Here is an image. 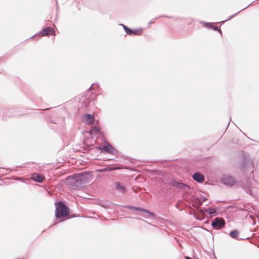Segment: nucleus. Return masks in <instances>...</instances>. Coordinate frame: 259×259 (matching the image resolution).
Wrapping results in <instances>:
<instances>
[{
    "instance_id": "3",
    "label": "nucleus",
    "mask_w": 259,
    "mask_h": 259,
    "mask_svg": "<svg viewBox=\"0 0 259 259\" xmlns=\"http://www.w3.org/2000/svg\"><path fill=\"white\" fill-rule=\"evenodd\" d=\"M55 217L57 219H60L59 222L63 221L65 219H70L69 209L67 205L63 201L60 200L55 203Z\"/></svg>"
},
{
    "instance_id": "24",
    "label": "nucleus",
    "mask_w": 259,
    "mask_h": 259,
    "mask_svg": "<svg viewBox=\"0 0 259 259\" xmlns=\"http://www.w3.org/2000/svg\"><path fill=\"white\" fill-rule=\"evenodd\" d=\"M158 18V17H156V18H155L153 19V20H152L148 22V27H150V25H151V24H153V23H154V22H155V21L156 20H157Z\"/></svg>"
},
{
    "instance_id": "26",
    "label": "nucleus",
    "mask_w": 259,
    "mask_h": 259,
    "mask_svg": "<svg viewBox=\"0 0 259 259\" xmlns=\"http://www.w3.org/2000/svg\"><path fill=\"white\" fill-rule=\"evenodd\" d=\"M120 25H121L122 26L124 31L126 30V28H128V27L126 26V25H125L124 24H121Z\"/></svg>"
},
{
    "instance_id": "5",
    "label": "nucleus",
    "mask_w": 259,
    "mask_h": 259,
    "mask_svg": "<svg viewBox=\"0 0 259 259\" xmlns=\"http://www.w3.org/2000/svg\"><path fill=\"white\" fill-rule=\"evenodd\" d=\"M167 185L173 187L179 190H186V189H190V187L187 184L177 181L175 179L170 180L168 182L166 183Z\"/></svg>"
},
{
    "instance_id": "16",
    "label": "nucleus",
    "mask_w": 259,
    "mask_h": 259,
    "mask_svg": "<svg viewBox=\"0 0 259 259\" xmlns=\"http://www.w3.org/2000/svg\"><path fill=\"white\" fill-rule=\"evenodd\" d=\"M203 209L206 212L208 213L210 215L214 216L217 214V209L216 208H213L212 207H209L206 208L203 207Z\"/></svg>"
},
{
    "instance_id": "11",
    "label": "nucleus",
    "mask_w": 259,
    "mask_h": 259,
    "mask_svg": "<svg viewBox=\"0 0 259 259\" xmlns=\"http://www.w3.org/2000/svg\"><path fill=\"white\" fill-rule=\"evenodd\" d=\"M31 179L35 182L41 183L44 180V177L41 174L33 173Z\"/></svg>"
},
{
    "instance_id": "4",
    "label": "nucleus",
    "mask_w": 259,
    "mask_h": 259,
    "mask_svg": "<svg viewBox=\"0 0 259 259\" xmlns=\"http://www.w3.org/2000/svg\"><path fill=\"white\" fill-rule=\"evenodd\" d=\"M240 169L245 174L250 173V175H252L253 176V171L256 169V166L253 163V159L247 156L244 155Z\"/></svg>"
},
{
    "instance_id": "12",
    "label": "nucleus",
    "mask_w": 259,
    "mask_h": 259,
    "mask_svg": "<svg viewBox=\"0 0 259 259\" xmlns=\"http://www.w3.org/2000/svg\"><path fill=\"white\" fill-rule=\"evenodd\" d=\"M192 178L196 182L198 183H202L204 181V177L203 175L199 172L194 173Z\"/></svg>"
},
{
    "instance_id": "8",
    "label": "nucleus",
    "mask_w": 259,
    "mask_h": 259,
    "mask_svg": "<svg viewBox=\"0 0 259 259\" xmlns=\"http://www.w3.org/2000/svg\"><path fill=\"white\" fill-rule=\"evenodd\" d=\"M225 224L224 219L221 217L215 218L211 222V227L215 230H220L223 228Z\"/></svg>"
},
{
    "instance_id": "38",
    "label": "nucleus",
    "mask_w": 259,
    "mask_h": 259,
    "mask_svg": "<svg viewBox=\"0 0 259 259\" xmlns=\"http://www.w3.org/2000/svg\"><path fill=\"white\" fill-rule=\"evenodd\" d=\"M243 135H244V136H245V137H247V135H246V134H245V133H243Z\"/></svg>"
},
{
    "instance_id": "36",
    "label": "nucleus",
    "mask_w": 259,
    "mask_h": 259,
    "mask_svg": "<svg viewBox=\"0 0 259 259\" xmlns=\"http://www.w3.org/2000/svg\"><path fill=\"white\" fill-rule=\"evenodd\" d=\"M93 84L90 87V89L93 88Z\"/></svg>"
},
{
    "instance_id": "1",
    "label": "nucleus",
    "mask_w": 259,
    "mask_h": 259,
    "mask_svg": "<svg viewBox=\"0 0 259 259\" xmlns=\"http://www.w3.org/2000/svg\"><path fill=\"white\" fill-rule=\"evenodd\" d=\"M91 173V172L83 171L69 176L65 180V184L72 189H77L82 185L87 184L90 181Z\"/></svg>"
},
{
    "instance_id": "37",
    "label": "nucleus",
    "mask_w": 259,
    "mask_h": 259,
    "mask_svg": "<svg viewBox=\"0 0 259 259\" xmlns=\"http://www.w3.org/2000/svg\"><path fill=\"white\" fill-rule=\"evenodd\" d=\"M243 135H244V136H245V137H247V135H246V134H245V133H243Z\"/></svg>"
},
{
    "instance_id": "31",
    "label": "nucleus",
    "mask_w": 259,
    "mask_h": 259,
    "mask_svg": "<svg viewBox=\"0 0 259 259\" xmlns=\"http://www.w3.org/2000/svg\"><path fill=\"white\" fill-rule=\"evenodd\" d=\"M185 257L186 259H191L190 257L187 256H185Z\"/></svg>"
},
{
    "instance_id": "19",
    "label": "nucleus",
    "mask_w": 259,
    "mask_h": 259,
    "mask_svg": "<svg viewBox=\"0 0 259 259\" xmlns=\"http://www.w3.org/2000/svg\"><path fill=\"white\" fill-rule=\"evenodd\" d=\"M99 127H97V126H94L91 128L89 133L90 135H92L93 133L99 131Z\"/></svg>"
},
{
    "instance_id": "13",
    "label": "nucleus",
    "mask_w": 259,
    "mask_h": 259,
    "mask_svg": "<svg viewBox=\"0 0 259 259\" xmlns=\"http://www.w3.org/2000/svg\"><path fill=\"white\" fill-rule=\"evenodd\" d=\"M120 169L119 166H108L105 168H100L97 169V171L99 172H103L106 171H110L115 170H117Z\"/></svg>"
},
{
    "instance_id": "17",
    "label": "nucleus",
    "mask_w": 259,
    "mask_h": 259,
    "mask_svg": "<svg viewBox=\"0 0 259 259\" xmlns=\"http://www.w3.org/2000/svg\"><path fill=\"white\" fill-rule=\"evenodd\" d=\"M115 188L117 190H120L122 193H125L126 191L125 187L122 186L119 182H117L115 184Z\"/></svg>"
},
{
    "instance_id": "33",
    "label": "nucleus",
    "mask_w": 259,
    "mask_h": 259,
    "mask_svg": "<svg viewBox=\"0 0 259 259\" xmlns=\"http://www.w3.org/2000/svg\"><path fill=\"white\" fill-rule=\"evenodd\" d=\"M185 18H181V19H180V20H185Z\"/></svg>"
},
{
    "instance_id": "34",
    "label": "nucleus",
    "mask_w": 259,
    "mask_h": 259,
    "mask_svg": "<svg viewBox=\"0 0 259 259\" xmlns=\"http://www.w3.org/2000/svg\"><path fill=\"white\" fill-rule=\"evenodd\" d=\"M229 124H230V122L228 123V124L227 126L226 127V129H227V128H228V126H229Z\"/></svg>"
},
{
    "instance_id": "27",
    "label": "nucleus",
    "mask_w": 259,
    "mask_h": 259,
    "mask_svg": "<svg viewBox=\"0 0 259 259\" xmlns=\"http://www.w3.org/2000/svg\"><path fill=\"white\" fill-rule=\"evenodd\" d=\"M120 25H121L122 26L124 31L126 30V28H128V27L126 26V25H125L124 24H121Z\"/></svg>"
},
{
    "instance_id": "32",
    "label": "nucleus",
    "mask_w": 259,
    "mask_h": 259,
    "mask_svg": "<svg viewBox=\"0 0 259 259\" xmlns=\"http://www.w3.org/2000/svg\"><path fill=\"white\" fill-rule=\"evenodd\" d=\"M196 219L198 220H202V219L200 218H196Z\"/></svg>"
},
{
    "instance_id": "23",
    "label": "nucleus",
    "mask_w": 259,
    "mask_h": 259,
    "mask_svg": "<svg viewBox=\"0 0 259 259\" xmlns=\"http://www.w3.org/2000/svg\"><path fill=\"white\" fill-rule=\"evenodd\" d=\"M132 30L133 29L128 27L127 28H126L125 32L127 35H132Z\"/></svg>"
},
{
    "instance_id": "20",
    "label": "nucleus",
    "mask_w": 259,
    "mask_h": 259,
    "mask_svg": "<svg viewBox=\"0 0 259 259\" xmlns=\"http://www.w3.org/2000/svg\"><path fill=\"white\" fill-rule=\"evenodd\" d=\"M201 23L203 24V26L208 28H212L213 26V23L211 22H201Z\"/></svg>"
},
{
    "instance_id": "28",
    "label": "nucleus",
    "mask_w": 259,
    "mask_h": 259,
    "mask_svg": "<svg viewBox=\"0 0 259 259\" xmlns=\"http://www.w3.org/2000/svg\"><path fill=\"white\" fill-rule=\"evenodd\" d=\"M159 17H166V18H171L170 17H168V16H164V15H161Z\"/></svg>"
},
{
    "instance_id": "7",
    "label": "nucleus",
    "mask_w": 259,
    "mask_h": 259,
    "mask_svg": "<svg viewBox=\"0 0 259 259\" xmlns=\"http://www.w3.org/2000/svg\"><path fill=\"white\" fill-rule=\"evenodd\" d=\"M106 145H104L101 146H98V149L103 153H107L110 154H116L117 153V150L108 142H106Z\"/></svg>"
},
{
    "instance_id": "35",
    "label": "nucleus",
    "mask_w": 259,
    "mask_h": 259,
    "mask_svg": "<svg viewBox=\"0 0 259 259\" xmlns=\"http://www.w3.org/2000/svg\"><path fill=\"white\" fill-rule=\"evenodd\" d=\"M53 123H55V124H57V122H55V121H52Z\"/></svg>"
},
{
    "instance_id": "29",
    "label": "nucleus",
    "mask_w": 259,
    "mask_h": 259,
    "mask_svg": "<svg viewBox=\"0 0 259 259\" xmlns=\"http://www.w3.org/2000/svg\"><path fill=\"white\" fill-rule=\"evenodd\" d=\"M250 5H251V3H250L249 5H248V6H247L246 7L244 8L243 9H242V10H240V11H243V10L245 9L246 8L248 7Z\"/></svg>"
},
{
    "instance_id": "39",
    "label": "nucleus",
    "mask_w": 259,
    "mask_h": 259,
    "mask_svg": "<svg viewBox=\"0 0 259 259\" xmlns=\"http://www.w3.org/2000/svg\"><path fill=\"white\" fill-rule=\"evenodd\" d=\"M243 135H244V136H245V137H247V135H246V134H245V133H243Z\"/></svg>"
},
{
    "instance_id": "14",
    "label": "nucleus",
    "mask_w": 259,
    "mask_h": 259,
    "mask_svg": "<svg viewBox=\"0 0 259 259\" xmlns=\"http://www.w3.org/2000/svg\"><path fill=\"white\" fill-rule=\"evenodd\" d=\"M85 120L88 124H93L95 121L94 117L91 114H85Z\"/></svg>"
},
{
    "instance_id": "9",
    "label": "nucleus",
    "mask_w": 259,
    "mask_h": 259,
    "mask_svg": "<svg viewBox=\"0 0 259 259\" xmlns=\"http://www.w3.org/2000/svg\"><path fill=\"white\" fill-rule=\"evenodd\" d=\"M50 34L55 35V30L50 27H46L41 29L37 34L34 35L30 37V38L35 36L36 35H39L40 36H48Z\"/></svg>"
},
{
    "instance_id": "22",
    "label": "nucleus",
    "mask_w": 259,
    "mask_h": 259,
    "mask_svg": "<svg viewBox=\"0 0 259 259\" xmlns=\"http://www.w3.org/2000/svg\"><path fill=\"white\" fill-rule=\"evenodd\" d=\"M211 29H212L214 30L218 31L221 34L222 33L221 29L218 26H215L213 25Z\"/></svg>"
},
{
    "instance_id": "18",
    "label": "nucleus",
    "mask_w": 259,
    "mask_h": 259,
    "mask_svg": "<svg viewBox=\"0 0 259 259\" xmlns=\"http://www.w3.org/2000/svg\"><path fill=\"white\" fill-rule=\"evenodd\" d=\"M143 32L142 28L133 29L132 34L134 35H141Z\"/></svg>"
},
{
    "instance_id": "41",
    "label": "nucleus",
    "mask_w": 259,
    "mask_h": 259,
    "mask_svg": "<svg viewBox=\"0 0 259 259\" xmlns=\"http://www.w3.org/2000/svg\"><path fill=\"white\" fill-rule=\"evenodd\" d=\"M139 220H143L141 218H138Z\"/></svg>"
},
{
    "instance_id": "6",
    "label": "nucleus",
    "mask_w": 259,
    "mask_h": 259,
    "mask_svg": "<svg viewBox=\"0 0 259 259\" xmlns=\"http://www.w3.org/2000/svg\"><path fill=\"white\" fill-rule=\"evenodd\" d=\"M124 207L131 210H134L138 213L141 214L143 217H145L146 215H148L152 217H153L154 215L153 212H150L147 209H144L142 207H136L132 205H125Z\"/></svg>"
},
{
    "instance_id": "2",
    "label": "nucleus",
    "mask_w": 259,
    "mask_h": 259,
    "mask_svg": "<svg viewBox=\"0 0 259 259\" xmlns=\"http://www.w3.org/2000/svg\"><path fill=\"white\" fill-rule=\"evenodd\" d=\"M238 185L252 197H255L259 192V183L253 179L244 178L238 181Z\"/></svg>"
},
{
    "instance_id": "10",
    "label": "nucleus",
    "mask_w": 259,
    "mask_h": 259,
    "mask_svg": "<svg viewBox=\"0 0 259 259\" xmlns=\"http://www.w3.org/2000/svg\"><path fill=\"white\" fill-rule=\"evenodd\" d=\"M224 185L229 186H232L236 184L237 181L234 177L230 175H226L222 179Z\"/></svg>"
},
{
    "instance_id": "21",
    "label": "nucleus",
    "mask_w": 259,
    "mask_h": 259,
    "mask_svg": "<svg viewBox=\"0 0 259 259\" xmlns=\"http://www.w3.org/2000/svg\"><path fill=\"white\" fill-rule=\"evenodd\" d=\"M240 12H241V11H240L238 12L237 13H236V14L232 15V16H230L227 19H226L224 21H222L219 22V23H221V24H222L224 22H226L227 21H228V20L231 19L232 18L234 17L236 15H237Z\"/></svg>"
},
{
    "instance_id": "15",
    "label": "nucleus",
    "mask_w": 259,
    "mask_h": 259,
    "mask_svg": "<svg viewBox=\"0 0 259 259\" xmlns=\"http://www.w3.org/2000/svg\"><path fill=\"white\" fill-rule=\"evenodd\" d=\"M239 233V231L236 229H235V230H233L230 231V232L229 233V236L233 239H236L238 240H240L242 239V238H239V237H238Z\"/></svg>"
},
{
    "instance_id": "25",
    "label": "nucleus",
    "mask_w": 259,
    "mask_h": 259,
    "mask_svg": "<svg viewBox=\"0 0 259 259\" xmlns=\"http://www.w3.org/2000/svg\"><path fill=\"white\" fill-rule=\"evenodd\" d=\"M201 200L200 204H202V203L206 200V198L204 196H202L201 197Z\"/></svg>"
},
{
    "instance_id": "40",
    "label": "nucleus",
    "mask_w": 259,
    "mask_h": 259,
    "mask_svg": "<svg viewBox=\"0 0 259 259\" xmlns=\"http://www.w3.org/2000/svg\"><path fill=\"white\" fill-rule=\"evenodd\" d=\"M103 206L104 207H105V208H106V206H105V205H103Z\"/></svg>"
},
{
    "instance_id": "30",
    "label": "nucleus",
    "mask_w": 259,
    "mask_h": 259,
    "mask_svg": "<svg viewBox=\"0 0 259 259\" xmlns=\"http://www.w3.org/2000/svg\"><path fill=\"white\" fill-rule=\"evenodd\" d=\"M194 20L193 19H191L190 21H189L188 24H190L192 22H193Z\"/></svg>"
}]
</instances>
